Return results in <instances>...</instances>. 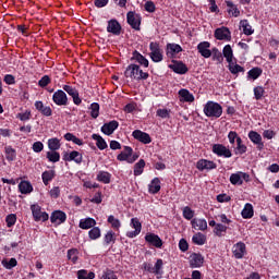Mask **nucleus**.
<instances>
[{"label":"nucleus","instance_id":"1","mask_svg":"<svg viewBox=\"0 0 279 279\" xmlns=\"http://www.w3.org/2000/svg\"><path fill=\"white\" fill-rule=\"evenodd\" d=\"M124 76L130 77V80H134L135 82L149 80V73L143 72V70H141V65L136 63H131L126 66Z\"/></svg>","mask_w":279,"mask_h":279},{"label":"nucleus","instance_id":"2","mask_svg":"<svg viewBox=\"0 0 279 279\" xmlns=\"http://www.w3.org/2000/svg\"><path fill=\"white\" fill-rule=\"evenodd\" d=\"M204 114L209 118L219 119V117L223 114V108L221 107V105H219V102L207 101L204 107Z\"/></svg>","mask_w":279,"mask_h":279},{"label":"nucleus","instance_id":"3","mask_svg":"<svg viewBox=\"0 0 279 279\" xmlns=\"http://www.w3.org/2000/svg\"><path fill=\"white\" fill-rule=\"evenodd\" d=\"M149 58L153 62H162L165 60V56L162 54V50L160 49V44L157 41H150L149 44Z\"/></svg>","mask_w":279,"mask_h":279},{"label":"nucleus","instance_id":"4","mask_svg":"<svg viewBox=\"0 0 279 279\" xmlns=\"http://www.w3.org/2000/svg\"><path fill=\"white\" fill-rule=\"evenodd\" d=\"M143 21V17L141 14L134 12V11H129L126 13V23L130 24L132 29H135L136 32H141V23Z\"/></svg>","mask_w":279,"mask_h":279},{"label":"nucleus","instance_id":"5","mask_svg":"<svg viewBox=\"0 0 279 279\" xmlns=\"http://www.w3.org/2000/svg\"><path fill=\"white\" fill-rule=\"evenodd\" d=\"M211 151L215 156H218V158H232V150L223 144H214Z\"/></svg>","mask_w":279,"mask_h":279},{"label":"nucleus","instance_id":"6","mask_svg":"<svg viewBox=\"0 0 279 279\" xmlns=\"http://www.w3.org/2000/svg\"><path fill=\"white\" fill-rule=\"evenodd\" d=\"M31 210L35 221H49V214H47V211H43L40 205H31Z\"/></svg>","mask_w":279,"mask_h":279},{"label":"nucleus","instance_id":"7","mask_svg":"<svg viewBox=\"0 0 279 279\" xmlns=\"http://www.w3.org/2000/svg\"><path fill=\"white\" fill-rule=\"evenodd\" d=\"M214 36L216 40H227V43L232 40V33L230 32V28L226 26L216 28Z\"/></svg>","mask_w":279,"mask_h":279},{"label":"nucleus","instance_id":"8","mask_svg":"<svg viewBox=\"0 0 279 279\" xmlns=\"http://www.w3.org/2000/svg\"><path fill=\"white\" fill-rule=\"evenodd\" d=\"M52 101L56 106H69V96L65 90L58 89L52 95Z\"/></svg>","mask_w":279,"mask_h":279},{"label":"nucleus","instance_id":"9","mask_svg":"<svg viewBox=\"0 0 279 279\" xmlns=\"http://www.w3.org/2000/svg\"><path fill=\"white\" fill-rule=\"evenodd\" d=\"M63 160L64 162H75L76 165H82L84 161V156L82 153L77 150H72L71 153H63Z\"/></svg>","mask_w":279,"mask_h":279},{"label":"nucleus","instance_id":"10","mask_svg":"<svg viewBox=\"0 0 279 279\" xmlns=\"http://www.w3.org/2000/svg\"><path fill=\"white\" fill-rule=\"evenodd\" d=\"M63 92L72 97L73 104L75 106H82V99L80 98V90L71 85H63Z\"/></svg>","mask_w":279,"mask_h":279},{"label":"nucleus","instance_id":"11","mask_svg":"<svg viewBox=\"0 0 279 279\" xmlns=\"http://www.w3.org/2000/svg\"><path fill=\"white\" fill-rule=\"evenodd\" d=\"M173 73H177V75H186L189 71V66H186V63L178 60H172V64L168 65Z\"/></svg>","mask_w":279,"mask_h":279},{"label":"nucleus","instance_id":"12","mask_svg":"<svg viewBox=\"0 0 279 279\" xmlns=\"http://www.w3.org/2000/svg\"><path fill=\"white\" fill-rule=\"evenodd\" d=\"M189 263L191 269H199V267H204V256L201 253H192Z\"/></svg>","mask_w":279,"mask_h":279},{"label":"nucleus","instance_id":"13","mask_svg":"<svg viewBox=\"0 0 279 279\" xmlns=\"http://www.w3.org/2000/svg\"><path fill=\"white\" fill-rule=\"evenodd\" d=\"M232 254L236 260H241L247 254V246L243 242H238L232 247Z\"/></svg>","mask_w":279,"mask_h":279},{"label":"nucleus","instance_id":"14","mask_svg":"<svg viewBox=\"0 0 279 279\" xmlns=\"http://www.w3.org/2000/svg\"><path fill=\"white\" fill-rule=\"evenodd\" d=\"M196 169L198 171H213V169H217V163L213 160L199 159L196 162Z\"/></svg>","mask_w":279,"mask_h":279},{"label":"nucleus","instance_id":"15","mask_svg":"<svg viewBox=\"0 0 279 279\" xmlns=\"http://www.w3.org/2000/svg\"><path fill=\"white\" fill-rule=\"evenodd\" d=\"M248 138L253 142L254 145L257 146L258 151H263L265 149V143L263 142V136L256 131L248 132Z\"/></svg>","mask_w":279,"mask_h":279},{"label":"nucleus","instance_id":"16","mask_svg":"<svg viewBox=\"0 0 279 279\" xmlns=\"http://www.w3.org/2000/svg\"><path fill=\"white\" fill-rule=\"evenodd\" d=\"M116 130H119V121L112 120L110 122L105 123L101 126L100 132H102V134H106V136H112Z\"/></svg>","mask_w":279,"mask_h":279},{"label":"nucleus","instance_id":"17","mask_svg":"<svg viewBox=\"0 0 279 279\" xmlns=\"http://www.w3.org/2000/svg\"><path fill=\"white\" fill-rule=\"evenodd\" d=\"M183 49H182V46H180V44H175V43H172V44H167L166 46V56L168 58H175V56H178V53H182Z\"/></svg>","mask_w":279,"mask_h":279},{"label":"nucleus","instance_id":"18","mask_svg":"<svg viewBox=\"0 0 279 279\" xmlns=\"http://www.w3.org/2000/svg\"><path fill=\"white\" fill-rule=\"evenodd\" d=\"M131 62H137L141 66H144V69L149 68V60L145 58L138 50H134L132 52Z\"/></svg>","mask_w":279,"mask_h":279},{"label":"nucleus","instance_id":"19","mask_svg":"<svg viewBox=\"0 0 279 279\" xmlns=\"http://www.w3.org/2000/svg\"><path fill=\"white\" fill-rule=\"evenodd\" d=\"M51 223H56L57 226H62L66 221V213L62 210H54L50 216Z\"/></svg>","mask_w":279,"mask_h":279},{"label":"nucleus","instance_id":"20","mask_svg":"<svg viewBox=\"0 0 279 279\" xmlns=\"http://www.w3.org/2000/svg\"><path fill=\"white\" fill-rule=\"evenodd\" d=\"M132 136L133 138H135V141H138L144 145H149V143H151V136L148 133H145L141 130L133 131Z\"/></svg>","mask_w":279,"mask_h":279},{"label":"nucleus","instance_id":"21","mask_svg":"<svg viewBox=\"0 0 279 279\" xmlns=\"http://www.w3.org/2000/svg\"><path fill=\"white\" fill-rule=\"evenodd\" d=\"M34 106L35 110H37V112H40L43 117H51L53 114V109H51V107L49 106H45L41 100H36Z\"/></svg>","mask_w":279,"mask_h":279},{"label":"nucleus","instance_id":"22","mask_svg":"<svg viewBox=\"0 0 279 279\" xmlns=\"http://www.w3.org/2000/svg\"><path fill=\"white\" fill-rule=\"evenodd\" d=\"M146 243H149L153 245V247H157V250H160L162 247V239L156 233H147L145 235Z\"/></svg>","mask_w":279,"mask_h":279},{"label":"nucleus","instance_id":"23","mask_svg":"<svg viewBox=\"0 0 279 279\" xmlns=\"http://www.w3.org/2000/svg\"><path fill=\"white\" fill-rule=\"evenodd\" d=\"M121 24L117 20H109L108 21V26H107V32L108 34H113V36H121Z\"/></svg>","mask_w":279,"mask_h":279},{"label":"nucleus","instance_id":"24","mask_svg":"<svg viewBox=\"0 0 279 279\" xmlns=\"http://www.w3.org/2000/svg\"><path fill=\"white\" fill-rule=\"evenodd\" d=\"M197 51L201 53L203 58H210L213 56V51L210 50L209 41H201L197 45Z\"/></svg>","mask_w":279,"mask_h":279},{"label":"nucleus","instance_id":"25","mask_svg":"<svg viewBox=\"0 0 279 279\" xmlns=\"http://www.w3.org/2000/svg\"><path fill=\"white\" fill-rule=\"evenodd\" d=\"M180 101H183L185 104H193L195 101V96L186 88H181L178 92Z\"/></svg>","mask_w":279,"mask_h":279},{"label":"nucleus","instance_id":"26","mask_svg":"<svg viewBox=\"0 0 279 279\" xmlns=\"http://www.w3.org/2000/svg\"><path fill=\"white\" fill-rule=\"evenodd\" d=\"M191 226L194 230H201L204 232L208 230V222L204 218H194L191 220Z\"/></svg>","mask_w":279,"mask_h":279},{"label":"nucleus","instance_id":"27","mask_svg":"<svg viewBox=\"0 0 279 279\" xmlns=\"http://www.w3.org/2000/svg\"><path fill=\"white\" fill-rule=\"evenodd\" d=\"M97 226V220L95 218H83L78 222V228L81 230H90V228H95Z\"/></svg>","mask_w":279,"mask_h":279},{"label":"nucleus","instance_id":"28","mask_svg":"<svg viewBox=\"0 0 279 279\" xmlns=\"http://www.w3.org/2000/svg\"><path fill=\"white\" fill-rule=\"evenodd\" d=\"M227 5V12L230 16H233L234 19H238V16H241V11L239 10V7L234 4V2L227 0L226 1Z\"/></svg>","mask_w":279,"mask_h":279},{"label":"nucleus","instance_id":"29","mask_svg":"<svg viewBox=\"0 0 279 279\" xmlns=\"http://www.w3.org/2000/svg\"><path fill=\"white\" fill-rule=\"evenodd\" d=\"M160 179L156 177L148 184V193H150V195H156L157 193H160Z\"/></svg>","mask_w":279,"mask_h":279},{"label":"nucleus","instance_id":"30","mask_svg":"<svg viewBox=\"0 0 279 279\" xmlns=\"http://www.w3.org/2000/svg\"><path fill=\"white\" fill-rule=\"evenodd\" d=\"M163 267L165 262L161 258H158L153 267V274L157 276L158 279L162 278V275L165 274V270H162Z\"/></svg>","mask_w":279,"mask_h":279},{"label":"nucleus","instance_id":"31","mask_svg":"<svg viewBox=\"0 0 279 279\" xmlns=\"http://www.w3.org/2000/svg\"><path fill=\"white\" fill-rule=\"evenodd\" d=\"M133 151L134 150L132 149V147L124 146V151L120 153L117 156V160H119L120 162H123V161L130 162V157L132 156Z\"/></svg>","mask_w":279,"mask_h":279},{"label":"nucleus","instance_id":"32","mask_svg":"<svg viewBox=\"0 0 279 279\" xmlns=\"http://www.w3.org/2000/svg\"><path fill=\"white\" fill-rule=\"evenodd\" d=\"M260 75H263V70L258 66H255L247 72L246 80L256 82Z\"/></svg>","mask_w":279,"mask_h":279},{"label":"nucleus","instance_id":"33","mask_svg":"<svg viewBox=\"0 0 279 279\" xmlns=\"http://www.w3.org/2000/svg\"><path fill=\"white\" fill-rule=\"evenodd\" d=\"M117 243V233L114 231L109 230L104 236V245L108 247V245H114Z\"/></svg>","mask_w":279,"mask_h":279},{"label":"nucleus","instance_id":"34","mask_svg":"<svg viewBox=\"0 0 279 279\" xmlns=\"http://www.w3.org/2000/svg\"><path fill=\"white\" fill-rule=\"evenodd\" d=\"M96 180L98 182H101L102 184H110V182L112 180V174L108 171L101 170L98 172Z\"/></svg>","mask_w":279,"mask_h":279},{"label":"nucleus","instance_id":"35","mask_svg":"<svg viewBox=\"0 0 279 279\" xmlns=\"http://www.w3.org/2000/svg\"><path fill=\"white\" fill-rule=\"evenodd\" d=\"M92 138L93 141H96V147H98V149H100L101 151H104V149H108V143H106V140H104L101 135L94 133L92 135Z\"/></svg>","mask_w":279,"mask_h":279},{"label":"nucleus","instance_id":"36","mask_svg":"<svg viewBox=\"0 0 279 279\" xmlns=\"http://www.w3.org/2000/svg\"><path fill=\"white\" fill-rule=\"evenodd\" d=\"M241 216L243 219H252V217H254V206H252L250 203H246L242 209Z\"/></svg>","mask_w":279,"mask_h":279},{"label":"nucleus","instance_id":"37","mask_svg":"<svg viewBox=\"0 0 279 279\" xmlns=\"http://www.w3.org/2000/svg\"><path fill=\"white\" fill-rule=\"evenodd\" d=\"M19 191L22 193V195H28V193H32L34 191V186H32V183L29 181H22L19 184Z\"/></svg>","mask_w":279,"mask_h":279},{"label":"nucleus","instance_id":"38","mask_svg":"<svg viewBox=\"0 0 279 279\" xmlns=\"http://www.w3.org/2000/svg\"><path fill=\"white\" fill-rule=\"evenodd\" d=\"M235 156H243V154L247 153V146L243 144V140L238 137L236 147L233 149Z\"/></svg>","mask_w":279,"mask_h":279},{"label":"nucleus","instance_id":"39","mask_svg":"<svg viewBox=\"0 0 279 279\" xmlns=\"http://www.w3.org/2000/svg\"><path fill=\"white\" fill-rule=\"evenodd\" d=\"M228 69L232 75H239V73H245V68L240 65L239 63L229 62Z\"/></svg>","mask_w":279,"mask_h":279},{"label":"nucleus","instance_id":"40","mask_svg":"<svg viewBox=\"0 0 279 279\" xmlns=\"http://www.w3.org/2000/svg\"><path fill=\"white\" fill-rule=\"evenodd\" d=\"M53 178H56V170H46L41 173V179L45 186H48L49 182H51Z\"/></svg>","mask_w":279,"mask_h":279},{"label":"nucleus","instance_id":"41","mask_svg":"<svg viewBox=\"0 0 279 279\" xmlns=\"http://www.w3.org/2000/svg\"><path fill=\"white\" fill-rule=\"evenodd\" d=\"M4 154L8 162H14L16 160V149L12 148V146H5Z\"/></svg>","mask_w":279,"mask_h":279},{"label":"nucleus","instance_id":"42","mask_svg":"<svg viewBox=\"0 0 279 279\" xmlns=\"http://www.w3.org/2000/svg\"><path fill=\"white\" fill-rule=\"evenodd\" d=\"M68 259H70L73 265H76L77 260H80V251L77 248L68 250Z\"/></svg>","mask_w":279,"mask_h":279},{"label":"nucleus","instance_id":"43","mask_svg":"<svg viewBox=\"0 0 279 279\" xmlns=\"http://www.w3.org/2000/svg\"><path fill=\"white\" fill-rule=\"evenodd\" d=\"M194 245H206V235L202 232H197L192 236Z\"/></svg>","mask_w":279,"mask_h":279},{"label":"nucleus","instance_id":"44","mask_svg":"<svg viewBox=\"0 0 279 279\" xmlns=\"http://www.w3.org/2000/svg\"><path fill=\"white\" fill-rule=\"evenodd\" d=\"M145 171V159H140L138 162L134 165L133 173L135 177L143 175Z\"/></svg>","mask_w":279,"mask_h":279},{"label":"nucleus","instance_id":"45","mask_svg":"<svg viewBox=\"0 0 279 279\" xmlns=\"http://www.w3.org/2000/svg\"><path fill=\"white\" fill-rule=\"evenodd\" d=\"M60 147H62V144H60L58 137H52L48 140V149H50V151H58Z\"/></svg>","mask_w":279,"mask_h":279},{"label":"nucleus","instance_id":"46","mask_svg":"<svg viewBox=\"0 0 279 279\" xmlns=\"http://www.w3.org/2000/svg\"><path fill=\"white\" fill-rule=\"evenodd\" d=\"M240 26L242 27L243 34H245V36H252V34H254V29L247 20H242L240 22Z\"/></svg>","mask_w":279,"mask_h":279},{"label":"nucleus","instance_id":"47","mask_svg":"<svg viewBox=\"0 0 279 279\" xmlns=\"http://www.w3.org/2000/svg\"><path fill=\"white\" fill-rule=\"evenodd\" d=\"M222 56L226 58L227 62H232V58H234V52L232 51V46L226 45L222 49Z\"/></svg>","mask_w":279,"mask_h":279},{"label":"nucleus","instance_id":"48","mask_svg":"<svg viewBox=\"0 0 279 279\" xmlns=\"http://www.w3.org/2000/svg\"><path fill=\"white\" fill-rule=\"evenodd\" d=\"M88 238L90 241H97V239H101V229L99 227H92L88 231Z\"/></svg>","mask_w":279,"mask_h":279},{"label":"nucleus","instance_id":"49","mask_svg":"<svg viewBox=\"0 0 279 279\" xmlns=\"http://www.w3.org/2000/svg\"><path fill=\"white\" fill-rule=\"evenodd\" d=\"M1 265L4 267V269H14V267L19 265V262L14 257L10 258V260L4 258L1 260Z\"/></svg>","mask_w":279,"mask_h":279},{"label":"nucleus","instance_id":"50","mask_svg":"<svg viewBox=\"0 0 279 279\" xmlns=\"http://www.w3.org/2000/svg\"><path fill=\"white\" fill-rule=\"evenodd\" d=\"M230 183L233 184V186H241L243 184V179L241 178V171L236 173H232L230 175Z\"/></svg>","mask_w":279,"mask_h":279},{"label":"nucleus","instance_id":"51","mask_svg":"<svg viewBox=\"0 0 279 279\" xmlns=\"http://www.w3.org/2000/svg\"><path fill=\"white\" fill-rule=\"evenodd\" d=\"M226 232H228V227L223 223H218L214 228V234L216 236H223V234H226Z\"/></svg>","mask_w":279,"mask_h":279},{"label":"nucleus","instance_id":"52","mask_svg":"<svg viewBox=\"0 0 279 279\" xmlns=\"http://www.w3.org/2000/svg\"><path fill=\"white\" fill-rule=\"evenodd\" d=\"M46 158L49 160V162H60V153L57 150L47 151Z\"/></svg>","mask_w":279,"mask_h":279},{"label":"nucleus","instance_id":"53","mask_svg":"<svg viewBox=\"0 0 279 279\" xmlns=\"http://www.w3.org/2000/svg\"><path fill=\"white\" fill-rule=\"evenodd\" d=\"M77 278L78 279H95V272L86 270V269H81L77 271Z\"/></svg>","mask_w":279,"mask_h":279},{"label":"nucleus","instance_id":"54","mask_svg":"<svg viewBox=\"0 0 279 279\" xmlns=\"http://www.w3.org/2000/svg\"><path fill=\"white\" fill-rule=\"evenodd\" d=\"M108 223H110L111 228L114 229L117 232H119V229L121 228V220L114 218L112 215H110L107 219Z\"/></svg>","mask_w":279,"mask_h":279},{"label":"nucleus","instance_id":"55","mask_svg":"<svg viewBox=\"0 0 279 279\" xmlns=\"http://www.w3.org/2000/svg\"><path fill=\"white\" fill-rule=\"evenodd\" d=\"M100 279H119V277H117L114 270L107 268L102 271Z\"/></svg>","mask_w":279,"mask_h":279},{"label":"nucleus","instance_id":"56","mask_svg":"<svg viewBox=\"0 0 279 279\" xmlns=\"http://www.w3.org/2000/svg\"><path fill=\"white\" fill-rule=\"evenodd\" d=\"M195 217V210L191 209V207L185 206L183 208V218L187 221H193V218Z\"/></svg>","mask_w":279,"mask_h":279},{"label":"nucleus","instance_id":"57","mask_svg":"<svg viewBox=\"0 0 279 279\" xmlns=\"http://www.w3.org/2000/svg\"><path fill=\"white\" fill-rule=\"evenodd\" d=\"M256 101H260L265 97V88L263 86H256L253 89Z\"/></svg>","mask_w":279,"mask_h":279},{"label":"nucleus","instance_id":"58","mask_svg":"<svg viewBox=\"0 0 279 279\" xmlns=\"http://www.w3.org/2000/svg\"><path fill=\"white\" fill-rule=\"evenodd\" d=\"M89 110L92 119H97L99 117V102H93Z\"/></svg>","mask_w":279,"mask_h":279},{"label":"nucleus","instance_id":"59","mask_svg":"<svg viewBox=\"0 0 279 279\" xmlns=\"http://www.w3.org/2000/svg\"><path fill=\"white\" fill-rule=\"evenodd\" d=\"M213 60L215 62H218V64H221V62H223V53H221V51H219V49L217 48L213 49Z\"/></svg>","mask_w":279,"mask_h":279},{"label":"nucleus","instance_id":"60","mask_svg":"<svg viewBox=\"0 0 279 279\" xmlns=\"http://www.w3.org/2000/svg\"><path fill=\"white\" fill-rule=\"evenodd\" d=\"M51 84V77L49 75H44L39 81H38V86L40 88H47Z\"/></svg>","mask_w":279,"mask_h":279},{"label":"nucleus","instance_id":"61","mask_svg":"<svg viewBox=\"0 0 279 279\" xmlns=\"http://www.w3.org/2000/svg\"><path fill=\"white\" fill-rule=\"evenodd\" d=\"M130 226L137 232H141V230H143V225L141 223V220L138 218H132Z\"/></svg>","mask_w":279,"mask_h":279},{"label":"nucleus","instance_id":"62","mask_svg":"<svg viewBox=\"0 0 279 279\" xmlns=\"http://www.w3.org/2000/svg\"><path fill=\"white\" fill-rule=\"evenodd\" d=\"M228 138H229L230 145H234V143L239 142V138H241V136H239V133H236L235 131H230L228 133Z\"/></svg>","mask_w":279,"mask_h":279},{"label":"nucleus","instance_id":"63","mask_svg":"<svg viewBox=\"0 0 279 279\" xmlns=\"http://www.w3.org/2000/svg\"><path fill=\"white\" fill-rule=\"evenodd\" d=\"M7 228H12L16 223L15 214H10L5 217Z\"/></svg>","mask_w":279,"mask_h":279},{"label":"nucleus","instance_id":"64","mask_svg":"<svg viewBox=\"0 0 279 279\" xmlns=\"http://www.w3.org/2000/svg\"><path fill=\"white\" fill-rule=\"evenodd\" d=\"M20 121H29L32 119V111L26 110L24 113H17L16 116Z\"/></svg>","mask_w":279,"mask_h":279}]
</instances>
